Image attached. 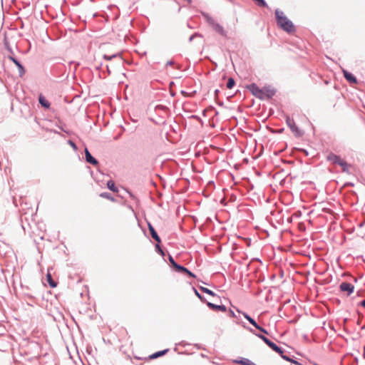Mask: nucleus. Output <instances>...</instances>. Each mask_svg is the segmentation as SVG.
Segmentation results:
<instances>
[{"instance_id":"nucleus-25","label":"nucleus","mask_w":365,"mask_h":365,"mask_svg":"<svg viewBox=\"0 0 365 365\" xmlns=\"http://www.w3.org/2000/svg\"><path fill=\"white\" fill-rule=\"evenodd\" d=\"M192 290L195 293V294L197 296V297L203 303H207V300L205 299V297L202 295L198 291L197 289L195 287H192Z\"/></svg>"},{"instance_id":"nucleus-35","label":"nucleus","mask_w":365,"mask_h":365,"mask_svg":"<svg viewBox=\"0 0 365 365\" xmlns=\"http://www.w3.org/2000/svg\"><path fill=\"white\" fill-rule=\"evenodd\" d=\"M279 356H281L284 360H285V361H289V362H290L291 361H292V357H291V356H288V355H286V354H284V350L283 351V354H281Z\"/></svg>"},{"instance_id":"nucleus-59","label":"nucleus","mask_w":365,"mask_h":365,"mask_svg":"<svg viewBox=\"0 0 365 365\" xmlns=\"http://www.w3.org/2000/svg\"><path fill=\"white\" fill-rule=\"evenodd\" d=\"M221 204L226 205V203H225V201H222V200L221 201Z\"/></svg>"},{"instance_id":"nucleus-62","label":"nucleus","mask_w":365,"mask_h":365,"mask_svg":"<svg viewBox=\"0 0 365 365\" xmlns=\"http://www.w3.org/2000/svg\"><path fill=\"white\" fill-rule=\"evenodd\" d=\"M283 275H284V273H283V272H282V273L280 274L281 277H282Z\"/></svg>"},{"instance_id":"nucleus-32","label":"nucleus","mask_w":365,"mask_h":365,"mask_svg":"<svg viewBox=\"0 0 365 365\" xmlns=\"http://www.w3.org/2000/svg\"><path fill=\"white\" fill-rule=\"evenodd\" d=\"M257 329H258L262 334H266V335H268L269 334V332L268 331L264 329V327H262V326L257 324V326L255 327Z\"/></svg>"},{"instance_id":"nucleus-40","label":"nucleus","mask_w":365,"mask_h":365,"mask_svg":"<svg viewBox=\"0 0 365 365\" xmlns=\"http://www.w3.org/2000/svg\"><path fill=\"white\" fill-rule=\"evenodd\" d=\"M68 144L70 145L74 150H77V145L76 144L71 140H68Z\"/></svg>"},{"instance_id":"nucleus-3","label":"nucleus","mask_w":365,"mask_h":365,"mask_svg":"<svg viewBox=\"0 0 365 365\" xmlns=\"http://www.w3.org/2000/svg\"><path fill=\"white\" fill-rule=\"evenodd\" d=\"M51 72L52 75L58 78H67L68 73H66V66L62 63H56L51 66Z\"/></svg>"},{"instance_id":"nucleus-42","label":"nucleus","mask_w":365,"mask_h":365,"mask_svg":"<svg viewBox=\"0 0 365 365\" xmlns=\"http://www.w3.org/2000/svg\"><path fill=\"white\" fill-rule=\"evenodd\" d=\"M357 305H358V306H361V307H362L365 308V299H363V300H361V301H360V302L358 303V304H357Z\"/></svg>"},{"instance_id":"nucleus-9","label":"nucleus","mask_w":365,"mask_h":365,"mask_svg":"<svg viewBox=\"0 0 365 365\" xmlns=\"http://www.w3.org/2000/svg\"><path fill=\"white\" fill-rule=\"evenodd\" d=\"M84 152H85V159L88 163H90L94 166L98 165L99 163H98V160L96 158H95L91 155V153H90V151L88 150V149L86 147L85 148Z\"/></svg>"},{"instance_id":"nucleus-57","label":"nucleus","mask_w":365,"mask_h":365,"mask_svg":"<svg viewBox=\"0 0 365 365\" xmlns=\"http://www.w3.org/2000/svg\"><path fill=\"white\" fill-rule=\"evenodd\" d=\"M129 195L132 198H135L134 195L132 193L130 192Z\"/></svg>"},{"instance_id":"nucleus-44","label":"nucleus","mask_w":365,"mask_h":365,"mask_svg":"<svg viewBox=\"0 0 365 365\" xmlns=\"http://www.w3.org/2000/svg\"><path fill=\"white\" fill-rule=\"evenodd\" d=\"M189 344H188V343L185 342V341H180V342L178 344V345L182 346H185L189 345Z\"/></svg>"},{"instance_id":"nucleus-20","label":"nucleus","mask_w":365,"mask_h":365,"mask_svg":"<svg viewBox=\"0 0 365 365\" xmlns=\"http://www.w3.org/2000/svg\"><path fill=\"white\" fill-rule=\"evenodd\" d=\"M171 267L173 271L180 274H183L185 269V266L178 264L177 262L175 264H173Z\"/></svg>"},{"instance_id":"nucleus-45","label":"nucleus","mask_w":365,"mask_h":365,"mask_svg":"<svg viewBox=\"0 0 365 365\" xmlns=\"http://www.w3.org/2000/svg\"><path fill=\"white\" fill-rule=\"evenodd\" d=\"M190 118H193V119H196V120H197L199 121H202L201 118L199 116L196 115H192L190 116Z\"/></svg>"},{"instance_id":"nucleus-15","label":"nucleus","mask_w":365,"mask_h":365,"mask_svg":"<svg viewBox=\"0 0 365 365\" xmlns=\"http://www.w3.org/2000/svg\"><path fill=\"white\" fill-rule=\"evenodd\" d=\"M234 364H241V365H257L255 363L250 360L249 359L244 357H239L237 359H234L232 361Z\"/></svg>"},{"instance_id":"nucleus-26","label":"nucleus","mask_w":365,"mask_h":365,"mask_svg":"<svg viewBox=\"0 0 365 365\" xmlns=\"http://www.w3.org/2000/svg\"><path fill=\"white\" fill-rule=\"evenodd\" d=\"M161 243H158L157 242L155 246V252L160 255V256H162L163 257H165V253L164 252V250H163V248L161 247V245H160Z\"/></svg>"},{"instance_id":"nucleus-23","label":"nucleus","mask_w":365,"mask_h":365,"mask_svg":"<svg viewBox=\"0 0 365 365\" xmlns=\"http://www.w3.org/2000/svg\"><path fill=\"white\" fill-rule=\"evenodd\" d=\"M201 14L203 16V18L205 19V20L206 21V22L210 26L215 21V19L211 16H210L209 14H207V13H206L205 11H202Z\"/></svg>"},{"instance_id":"nucleus-60","label":"nucleus","mask_w":365,"mask_h":365,"mask_svg":"<svg viewBox=\"0 0 365 365\" xmlns=\"http://www.w3.org/2000/svg\"><path fill=\"white\" fill-rule=\"evenodd\" d=\"M221 204L226 205V203H225V201H222V200L221 201Z\"/></svg>"},{"instance_id":"nucleus-43","label":"nucleus","mask_w":365,"mask_h":365,"mask_svg":"<svg viewBox=\"0 0 365 365\" xmlns=\"http://www.w3.org/2000/svg\"><path fill=\"white\" fill-rule=\"evenodd\" d=\"M219 93H220V90L219 89H215V91H214V96H215V99L217 98Z\"/></svg>"},{"instance_id":"nucleus-31","label":"nucleus","mask_w":365,"mask_h":365,"mask_svg":"<svg viewBox=\"0 0 365 365\" xmlns=\"http://www.w3.org/2000/svg\"><path fill=\"white\" fill-rule=\"evenodd\" d=\"M255 97L260 100L266 99L265 95H264V91H263V87L262 88H259V90Z\"/></svg>"},{"instance_id":"nucleus-51","label":"nucleus","mask_w":365,"mask_h":365,"mask_svg":"<svg viewBox=\"0 0 365 365\" xmlns=\"http://www.w3.org/2000/svg\"><path fill=\"white\" fill-rule=\"evenodd\" d=\"M361 320H362V316H361V317H359V319H357V322H356V324H357L358 325H360V324H361Z\"/></svg>"},{"instance_id":"nucleus-61","label":"nucleus","mask_w":365,"mask_h":365,"mask_svg":"<svg viewBox=\"0 0 365 365\" xmlns=\"http://www.w3.org/2000/svg\"><path fill=\"white\" fill-rule=\"evenodd\" d=\"M365 329V325H364V326H362V327H361V329Z\"/></svg>"},{"instance_id":"nucleus-19","label":"nucleus","mask_w":365,"mask_h":365,"mask_svg":"<svg viewBox=\"0 0 365 365\" xmlns=\"http://www.w3.org/2000/svg\"><path fill=\"white\" fill-rule=\"evenodd\" d=\"M237 312L241 313V312L237 309ZM242 315L244 316V317L252 325L254 326L255 327H256L257 326V322L255 320V319H253L252 317H251L248 314H247L246 312H242Z\"/></svg>"},{"instance_id":"nucleus-18","label":"nucleus","mask_w":365,"mask_h":365,"mask_svg":"<svg viewBox=\"0 0 365 365\" xmlns=\"http://www.w3.org/2000/svg\"><path fill=\"white\" fill-rule=\"evenodd\" d=\"M168 351H169V349H163V350H160V351H156V352L152 354L151 355H150L149 358L150 359H157L158 357L164 356Z\"/></svg>"},{"instance_id":"nucleus-11","label":"nucleus","mask_w":365,"mask_h":365,"mask_svg":"<svg viewBox=\"0 0 365 365\" xmlns=\"http://www.w3.org/2000/svg\"><path fill=\"white\" fill-rule=\"evenodd\" d=\"M266 99H271L276 94V89L270 85L263 87Z\"/></svg>"},{"instance_id":"nucleus-39","label":"nucleus","mask_w":365,"mask_h":365,"mask_svg":"<svg viewBox=\"0 0 365 365\" xmlns=\"http://www.w3.org/2000/svg\"><path fill=\"white\" fill-rule=\"evenodd\" d=\"M155 108L163 110V111L169 110V108L167 106H163V105H158Z\"/></svg>"},{"instance_id":"nucleus-22","label":"nucleus","mask_w":365,"mask_h":365,"mask_svg":"<svg viewBox=\"0 0 365 365\" xmlns=\"http://www.w3.org/2000/svg\"><path fill=\"white\" fill-rule=\"evenodd\" d=\"M46 279L50 287L54 288L57 286V282L53 280L51 274L49 272L46 274Z\"/></svg>"},{"instance_id":"nucleus-27","label":"nucleus","mask_w":365,"mask_h":365,"mask_svg":"<svg viewBox=\"0 0 365 365\" xmlns=\"http://www.w3.org/2000/svg\"><path fill=\"white\" fill-rule=\"evenodd\" d=\"M339 165L341 168V170L343 172L349 173V168L350 165L347 163L346 161H345L344 160H342Z\"/></svg>"},{"instance_id":"nucleus-38","label":"nucleus","mask_w":365,"mask_h":365,"mask_svg":"<svg viewBox=\"0 0 365 365\" xmlns=\"http://www.w3.org/2000/svg\"><path fill=\"white\" fill-rule=\"evenodd\" d=\"M168 259L171 267L176 263L173 257L170 254H168Z\"/></svg>"},{"instance_id":"nucleus-36","label":"nucleus","mask_w":365,"mask_h":365,"mask_svg":"<svg viewBox=\"0 0 365 365\" xmlns=\"http://www.w3.org/2000/svg\"><path fill=\"white\" fill-rule=\"evenodd\" d=\"M4 45H5V47H6V50H7V51H9V52L12 55V56H14V55H13V54H14L13 50H12L11 47L10 46V45H9V43L6 40H5V41H4Z\"/></svg>"},{"instance_id":"nucleus-29","label":"nucleus","mask_w":365,"mask_h":365,"mask_svg":"<svg viewBox=\"0 0 365 365\" xmlns=\"http://www.w3.org/2000/svg\"><path fill=\"white\" fill-rule=\"evenodd\" d=\"M235 86V81L233 78H229L226 84L228 89H232Z\"/></svg>"},{"instance_id":"nucleus-63","label":"nucleus","mask_w":365,"mask_h":365,"mask_svg":"<svg viewBox=\"0 0 365 365\" xmlns=\"http://www.w3.org/2000/svg\"><path fill=\"white\" fill-rule=\"evenodd\" d=\"M218 111L215 110V115H218Z\"/></svg>"},{"instance_id":"nucleus-48","label":"nucleus","mask_w":365,"mask_h":365,"mask_svg":"<svg viewBox=\"0 0 365 365\" xmlns=\"http://www.w3.org/2000/svg\"><path fill=\"white\" fill-rule=\"evenodd\" d=\"M216 100V103L219 106H224V103L222 101H217V99Z\"/></svg>"},{"instance_id":"nucleus-14","label":"nucleus","mask_w":365,"mask_h":365,"mask_svg":"<svg viewBox=\"0 0 365 365\" xmlns=\"http://www.w3.org/2000/svg\"><path fill=\"white\" fill-rule=\"evenodd\" d=\"M327 160L331 162L333 164L339 165V163L341 162L342 159L339 155H337L333 153H330L327 156Z\"/></svg>"},{"instance_id":"nucleus-37","label":"nucleus","mask_w":365,"mask_h":365,"mask_svg":"<svg viewBox=\"0 0 365 365\" xmlns=\"http://www.w3.org/2000/svg\"><path fill=\"white\" fill-rule=\"evenodd\" d=\"M202 37V35L198 32H195L193 34H192L190 38H189V41L190 42H192L193 41V39L195 38V37Z\"/></svg>"},{"instance_id":"nucleus-16","label":"nucleus","mask_w":365,"mask_h":365,"mask_svg":"<svg viewBox=\"0 0 365 365\" xmlns=\"http://www.w3.org/2000/svg\"><path fill=\"white\" fill-rule=\"evenodd\" d=\"M38 103L44 109H49L51 107L50 102L45 98V96L40 93L38 96Z\"/></svg>"},{"instance_id":"nucleus-46","label":"nucleus","mask_w":365,"mask_h":365,"mask_svg":"<svg viewBox=\"0 0 365 365\" xmlns=\"http://www.w3.org/2000/svg\"><path fill=\"white\" fill-rule=\"evenodd\" d=\"M102 66H103V63H100L99 64L96 65V69L97 71H100L102 68Z\"/></svg>"},{"instance_id":"nucleus-21","label":"nucleus","mask_w":365,"mask_h":365,"mask_svg":"<svg viewBox=\"0 0 365 365\" xmlns=\"http://www.w3.org/2000/svg\"><path fill=\"white\" fill-rule=\"evenodd\" d=\"M107 187L112 192H118V189L117 186L115 185L114 181L112 180H110L107 182Z\"/></svg>"},{"instance_id":"nucleus-52","label":"nucleus","mask_w":365,"mask_h":365,"mask_svg":"<svg viewBox=\"0 0 365 365\" xmlns=\"http://www.w3.org/2000/svg\"><path fill=\"white\" fill-rule=\"evenodd\" d=\"M236 200V196L235 195H232L230 196V200L231 201H235Z\"/></svg>"},{"instance_id":"nucleus-50","label":"nucleus","mask_w":365,"mask_h":365,"mask_svg":"<svg viewBox=\"0 0 365 365\" xmlns=\"http://www.w3.org/2000/svg\"><path fill=\"white\" fill-rule=\"evenodd\" d=\"M106 71H107L108 75H110L111 73L109 65H106Z\"/></svg>"},{"instance_id":"nucleus-10","label":"nucleus","mask_w":365,"mask_h":365,"mask_svg":"<svg viewBox=\"0 0 365 365\" xmlns=\"http://www.w3.org/2000/svg\"><path fill=\"white\" fill-rule=\"evenodd\" d=\"M206 304L210 309L215 312H225L227 309V307L224 304H215L210 302H207Z\"/></svg>"},{"instance_id":"nucleus-17","label":"nucleus","mask_w":365,"mask_h":365,"mask_svg":"<svg viewBox=\"0 0 365 365\" xmlns=\"http://www.w3.org/2000/svg\"><path fill=\"white\" fill-rule=\"evenodd\" d=\"M246 88L252 93L254 96H256L260 88L255 83H252L246 86Z\"/></svg>"},{"instance_id":"nucleus-6","label":"nucleus","mask_w":365,"mask_h":365,"mask_svg":"<svg viewBox=\"0 0 365 365\" xmlns=\"http://www.w3.org/2000/svg\"><path fill=\"white\" fill-rule=\"evenodd\" d=\"M7 58L16 66L19 70V76L22 77L26 73V69L23 64L16 57H14L12 55L8 56Z\"/></svg>"},{"instance_id":"nucleus-12","label":"nucleus","mask_w":365,"mask_h":365,"mask_svg":"<svg viewBox=\"0 0 365 365\" xmlns=\"http://www.w3.org/2000/svg\"><path fill=\"white\" fill-rule=\"evenodd\" d=\"M342 73L344 78L350 83H357V79L356 76L352 74L351 72L348 71L346 69L342 68Z\"/></svg>"},{"instance_id":"nucleus-5","label":"nucleus","mask_w":365,"mask_h":365,"mask_svg":"<svg viewBox=\"0 0 365 365\" xmlns=\"http://www.w3.org/2000/svg\"><path fill=\"white\" fill-rule=\"evenodd\" d=\"M286 123L287 126L290 128V130L294 133V135L297 137H300L302 135L303 133L299 129L297 126L294 119L290 118L289 116L286 117Z\"/></svg>"},{"instance_id":"nucleus-53","label":"nucleus","mask_w":365,"mask_h":365,"mask_svg":"<svg viewBox=\"0 0 365 365\" xmlns=\"http://www.w3.org/2000/svg\"><path fill=\"white\" fill-rule=\"evenodd\" d=\"M195 346H196L197 349H201V345L200 344H195Z\"/></svg>"},{"instance_id":"nucleus-47","label":"nucleus","mask_w":365,"mask_h":365,"mask_svg":"<svg viewBox=\"0 0 365 365\" xmlns=\"http://www.w3.org/2000/svg\"><path fill=\"white\" fill-rule=\"evenodd\" d=\"M290 362L292 363V364H297V365H301V364L299 361H297V360L294 359L293 358H292V361H291Z\"/></svg>"},{"instance_id":"nucleus-58","label":"nucleus","mask_w":365,"mask_h":365,"mask_svg":"<svg viewBox=\"0 0 365 365\" xmlns=\"http://www.w3.org/2000/svg\"><path fill=\"white\" fill-rule=\"evenodd\" d=\"M205 113H206V110H204L202 111V114H203V115H205Z\"/></svg>"},{"instance_id":"nucleus-4","label":"nucleus","mask_w":365,"mask_h":365,"mask_svg":"<svg viewBox=\"0 0 365 365\" xmlns=\"http://www.w3.org/2000/svg\"><path fill=\"white\" fill-rule=\"evenodd\" d=\"M103 58L106 61L115 60V62L110 65L111 66H113L114 64L118 66H121L124 63V60L120 53H116L112 55L104 54Z\"/></svg>"},{"instance_id":"nucleus-55","label":"nucleus","mask_w":365,"mask_h":365,"mask_svg":"<svg viewBox=\"0 0 365 365\" xmlns=\"http://www.w3.org/2000/svg\"><path fill=\"white\" fill-rule=\"evenodd\" d=\"M25 4V6H28L30 5V2H27V3H24Z\"/></svg>"},{"instance_id":"nucleus-13","label":"nucleus","mask_w":365,"mask_h":365,"mask_svg":"<svg viewBox=\"0 0 365 365\" xmlns=\"http://www.w3.org/2000/svg\"><path fill=\"white\" fill-rule=\"evenodd\" d=\"M148 227L150 232V234L152 237V238L155 240L158 243H161V239L160 236L158 235L157 231L154 228V227L151 225V223L148 222Z\"/></svg>"},{"instance_id":"nucleus-64","label":"nucleus","mask_w":365,"mask_h":365,"mask_svg":"<svg viewBox=\"0 0 365 365\" xmlns=\"http://www.w3.org/2000/svg\"><path fill=\"white\" fill-rule=\"evenodd\" d=\"M314 365H319V364H317V363H314Z\"/></svg>"},{"instance_id":"nucleus-33","label":"nucleus","mask_w":365,"mask_h":365,"mask_svg":"<svg viewBox=\"0 0 365 365\" xmlns=\"http://www.w3.org/2000/svg\"><path fill=\"white\" fill-rule=\"evenodd\" d=\"M182 274L187 275L192 278L196 277V275L193 272H192L190 270H189L187 267H185V272H183Z\"/></svg>"},{"instance_id":"nucleus-34","label":"nucleus","mask_w":365,"mask_h":365,"mask_svg":"<svg viewBox=\"0 0 365 365\" xmlns=\"http://www.w3.org/2000/svg\"><path fill=\"white\" fill-rule=\"evenodd\" d=\"M180 93H181V94H182L183 96H185V97H189V96L192 97V96H194V95L196 93V91H193V92H192V93H187V91L182 90V91H180Z\"/></svg>"},{"instance_id":"nucleus-1","label":"nucleus","mask_w":365,"mask_h":365,"mask_svg":"<svg viewBox=\"0 0 365 365\" xmlns=\"http://www.w3.org/2000/svg\"><path fill=\"white\" fill-rule=\"evenodd\" d=\"M274 15L277 25L279 28L288 34H292L296 31L293 22L284 15L282 11L277 9L274 11Z\"/></svg>"},{"instance_id":"nucleus-56","label":"nucleus","mask_w":365,"mask_h":365,"mask_svg":"<svg viewBox=\"0 0 365 365\" xmlns=\"http://www.w3.org/2000/svg\"><path fill=\"white\" fill-rule=\"evenodd\" d=\"M170 95H171V96H175V92H171V93H170Z\"/></svg>"},{"instance_id":"nucleus-8","label":"nucleus","mask_w":365,"mask_h":365,"mask_svg":"<svg viewBox=\"0 0 365 365\" xmlns=\"http://www.w3.org/2000/svg\"><path fill=\"white\" fill-rule=\"evenodd\" d=\"M210 26L213 29V30L220 34V36L227 38V31H225L222 26L216 22L215 21L210 25Z\"/></svg>"},{"instance_id":"nucleus-41","label":"nucleus","mask_w":365,"mask_h":365,"mask_svg":"<svg viewBox=\"0 0 365 365\" xmlns=\"http://www.w3.org/2000/svg\"><path fill=\"white\" fill-rule=\"evenodd\" d=\"M229 314H230V317H233V318H237V316L235 314V313L231 309H229Z\"/></svg>"},{"instance_id":"nucleus-24","label":"nucleus","mask_w":365,"mask_h":365,"mask_svg":"<svg viewBox=\"0 0 365 365\" xmlns=\"http://www.w3.org/2000/svg\"><path fill=\"white\" fill-rule=\"evenodd\" d=\"M199 289L201 292H202L203 293H205L207 294H209L212 297H217V294L215 293L212 290L207 288V287H202V286H200L199 287Z\"/></svg>"},{"instance_id":"nucleus-28","label":"nucleus","mask_w":365,"mask_h":365,"mask_svg":"<svg viewBox=\"0 0 365 365\" xmlns=\"http://www.w3.org/2000/svg\"><path fill=\"white\" fill-rule=\"evenodd\" d=\"M99 196L101 197H103V198H106V199H108V200H110L111 201H114L115 199L114 197L112 196V195L110 193V192H101Z\"/></svg>"},{"instance_id":"nucleus-49","label":"nucleus","mask_w":365,"mask_h":365,"mask_svg":"<svg viewBox=\"0 0 365 365\" xmlns=\"http://www.w3.org/2000/svg\"><path fill=\"white\" fill-rule=\"evenodd\" d=\"M175 63V62L172 60H170L167 62L166 66H173Z\"/></svg>"},{"instance_id":"nucleus-7","label":"nucleus","mask_w":365,"mask_h":365,"mask_svg":"<svg viewBox=\"0 0 365 365\" xmlns=\"http://www.w3.org/2000/svg\"><path fill=\"white\" fill-rule=\"evenodd\" d=\"M339 289L341 292H346L349 296L354 292V286L349 282H343L339 284Z\"/></svg>"},{"instance_id":"nucleus-2","label":"nucleus","mask_w":365,"mask_h":365,"mask_svg":"<svg viewBox=\"0 0 365 365\" xmlns=\"http://www.w3.org/2000/svg\"><path fill=\"white\" fill-rule=\"evenodd\" d=\"M242 327L250 331L252 334L262 339L272 350L277 353L279 355L283 354L284 349L278 346L277 344L268 339L265 335L261 334V333H257L251 327H247L245 323L242 324Z\"/></svg>"},{"instance_id":"nucleus-54","label":"nucleus","mask_w":365,"mask_h":365,"mask_svg":"<svg viewBox=\"0 0 365 365\" xmlns=\"http://www.w3.org/2000/svg\"><path fill=\"white\" fill-rule=\"evenodd\" d=\"M209 110H215V107L210 106L209 108H208Z\"/></svg>"},{"instance_id":"nucleus-30","label":"nucleus","mask_w":365,"mask_h":365,"mask_svg":"<svg viewBox=\"0 0 365 365\" xmlns=\"http://www.w3.org/2000/svg\"><path fill=\"white\" fill-rule=\"evenodd\" d=\"M258 6L268 8V5L265 0H252Z\"/></svg>"}]
</instances>
